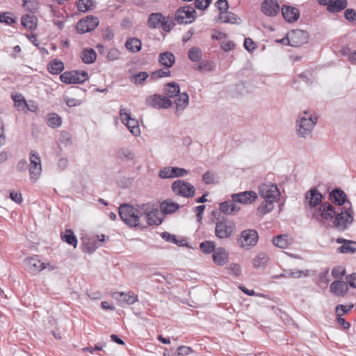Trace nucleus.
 <instances>
[{"label":"nucleus","mask_w":356,"mask_h":356,"mask_svg":"<svg viewBox=\"0 0 356 356\" xmlns=\"http://www.w3.org/2000/svg\"><path fill=\"white\" fill-rule=\"evenodd\" d=\"M330 200L335 205L330 202H324L320 205L315 217H321V223H327L331 228L339 232L345 231L353 222L352 205L347 200V195L340 188H335L330 193Z\"/></svg>","instance_id":"obj_1"},{"label":"nucleus","mask_w":356,"mask_h":356,"mask_svg":"<svg viewBox=\"0 0 356 356\" xmlns=\"http://www.w3.org/2000/svg\"><path fill=\"white\" fill-rule=\"evenodd\" d=\"M317 122L316 118H312L307 111L298 115L296 122V133L299 138H306L311 135Z\"/></svg>","instance_id":"obj_2"},{"label":"nucleus","mask_w":356,"mask_h":356,"mask_svg":"<svg viewBox=\"0 0 356 356\" xmlns=\"http://www.w3.org/2000/svg\"><path fill=\"white\" fill-rule=\"evenodd\" d=\"M119 215L122 220L129 227H136L140 223V218L143 216L141 205L138 209L123 204L119 207Z\"/></svg>","instance_id":"obj_3"},{"label":"nucleus","mask_w":356,"mask_h":356,"mask_svg":"<svg viewBox=\"0 0 356 356\" xmlns=\"http://www.w3.org/2000/svg\"><path fill=\"white\" fill-rule=\"evenodd\" d=\"M236 230L235 222L227 219L218 220L216 224L215 234L219 238H229Z\"/></svg>","instance_id":"obj_4"},{"label":"nucleus","mask_w":356,"mask_h":356,"mask_svg":"<svg viewBox=\"0 0 356 356\" xmlns=\"http://www.w3.org/2000/svg\"><path fill=\"white\" fill-rule=\"evenodd\" d=\"M171 188L175 195L186 198L193 197L195 193L194 186L181 179L175 181L172 184Z\"/></svg>","instance_id":"obj_5"},{"label":"nucleus","mask_w":356,"mask_h":356,"mask_svg":"<svg viewBox=\"0 0 356 356\" xmlns=\"http://www.w3.org/2000/svg\"><path fill=\"white\" fill-rule=\"evenodd\" d=\"M88 79L85 71H67L60 75V79L67 84L82 83Z\"/></svg>","instance_id":"obj_6"},{"label":"nucleus","mask_w":356,"mask_h":356,"mask_svg":"<svg viewBox=\"0 0 356 356\" xmlns=\"http://www.w3.org/2000/svg\"><path fill=\"white\" fill-rule=\"evenodd\" d=\"M29 174L32 182L36 181L42 173L41 159L38 153L32 150L30 153Z\"/></svg>","instance_id":"obj_7"},{"label":"nucleus","mask_w":356,"mask_h":356,"mask_svg":"<svg viewBox=\"0 0 356 356\" xmlns=\"http://www.w3.org/2000/svg\"><path fill=\"white\" fill-rule=\"evenodd\" d=\"M259 235L254 229H245L241 232L238 239V243L245 249H249L254 246L258 241Z\"/></svg>","instance_id":"obj_8"},{"label":"nucleus","mask_w":356,"mask_h":356,"mask_svg":"<svg viewBox=\"0 0 356 356\" xmlns=\"http://www.w3.org/2000/svg\"><path fill=\"white\" fill-rule=\"evenodd\" d=\"M196 11L194 8L186 6L179 8L175 14V20L179 24H190L195 19Z\"/></svg>","instance_id":"obj_9"},{"label":"nucleus","mask_w":356,"mask_h":356,"mask_svg":"<svg viewBox=\"0 0 356 356\" xmlns=\"http://www.w3.org/2000/svg\"><path fill=\"white\" fill-rule=\"evenodd\" d=\"M120 115L122 122L126 125L134 136H138L140 134L138 121L131 117V113L128 109L122 108L120 111Z\"/></svg>","instance_id":"obj_10"},{"label":"nucleus","mask_w":356,"mask_h":356,"mask_svg":"<svg viewBox=\"0 0 356 356\" xmlns=\"http://www.w3.org/2000/svg\"><path fill=\"white\" fill-rule=\"evenodd\" d=\"M145 103L147 106L158 109L168 108L172 104V102L165 96L156 94L148 96Z\"/></svg>","instance_id":"obj_11"},{"label":"nucleus","mask_w":356,"mask_h":356,"mask_svg":"<svg viewBox=\"0 0 356 356\" xmlns=\"http://www.w3.org/2000/svg\"><path fill=\"white\" fill-rule=\"evenodd\" d=\"M143 210V216H145V219L149 225H159L161 224L162 220L158 216L159 211L153 208L151 203L143 204L141 205Z\"/></svg>","instance_id":"obj_12"},{"label":"nucleus","mask_w":356,"mask_h":356,"mask_svg":"<svg viewBox=\"0 0 356 356\" xmlns=\"http://www.w3.org/2000/svg\"><path fill=\"white\" fill-rule=\"evenodd\" d=\"M259 194L264 199L277 201L280 196V191L275 184H262L259 186Z\"/></svg>","instance_id":"obj_13"},{"label":"nucleus","mask_w":356,"mask_h":356,"mask_svg":"<svg viewBox=\"0 0 356 356\" xmlns=\"http://www.w3.org/2000/svg\"><path fill=\"white\" fill-rule=\"evenodd\" d=\"M99 19L96 17L92 15L79 20L76 25L77 32L83 34L93 31L99 25Z\"/></svg>","instance_id":"obj_14"},{"label":"nucleus","mask_w":356,"mask_h":356,"mask_svg":"<svg viewBox=\"0 0 356 356\" xmlns=\"http://www.w3.org/2000/svg\"><path fill=\"white\" fill-rule=\"evenodd\" d=\"M257 198V194L252 191L234 193L232 195V199L234 202L244 204H249L254 202Z\"/></svg>","instance_id":"obj_15"},{"label":"nucleus","mask_w":356,"mask_h":356,"mask_svg":"<svg viewBox=\"0 0 356 356\" xmlns=\"http://www.w3.org/2000/svg\"><path fill=\"white\" fill-rule=\"evenodd\" d=\"M291 47H300L308 41V33L302 30H293L289 33Z\"/></svg>","instance_id":"obj_16"},{"label":"nucleus","mask_w":356,"mask_h":356,"mask_svg":"<svg viewBox=\"0 0 356 356\" xmlns=\"http://www.w3.org/2000/svg\"><path fill=\"white\" fill-rule=\"evenodd\" d=\"M26 268L32 273H38L47 268V264L41 262L37 257H30L24 261Z\"/></svg>","instance_id":"obj_17"},{"label":"nucleus","mask_w":356,"mask_h":356,"mask_svg":"<svg viewBox=\"0 0 356 356\" xmlns=\"http://www.w3.org/2000/svg\"><path fill=\"white\" fill-rule=\"evenodd\" d=\"M330 292L336 296L343 297L348 293V286L346 282L336 280L330 286Z\"/></svg>","instance_id":"obj_18"},{"label":"nucleus","mask_w":356,"mask_h":356,"mask_svg":"<svg viewBox=\"0 0 356 356\" xmlns=\"http://www.w3.org/2000/svg\"><path fill=\"white\" fill-rule=\"evenodd\" d=\"M262 12L268 16H275L280 11L277 0H265L261 4Z\"/></svg>","instance_id":"obj_19"},{"label":"nucleus","mask_w":356,"mask_h":356,"mask_svg":"<svg viewBox=\"0 0 356 356\" xmlns=\"http://www.w3.org/2000/svg\"><path fill=\"white\" fill-rule=\"evenodd\" d=\"M336 242L343 244L338 248L339 252L343 254H353L356 252V242L350 240L338 238Z\"/></svg>","instance_id":"obj_20"},{"label":"nucleus","mask_w":356,"mask_h":356,"mask_svg":"<svg viewBox=\"0 0 356 356\" xmlns=\"http://www.w3.org/2000/svg\"><path fill=\"white\" fill-rule=\"evenodd\" d=\"M323 195L316 188H312L305 194V200L312 208L321 202Z\"/></svg>","instance_id":"obj_21"},{"label":"nucleus","mask_w":356,"mask_h":356,"mask_svg":"<svg viewBox=\"0 0 356 356\" xmlns=\"http://www.w3.org/2000/svg\"><path fill=\"white\" fill-rule=\"evenodd\" d=\"M282 13L285 20L289 22H296L300 17L299 10L296 8L286 5L282 8Z\"/></svg>","instance_id":"obj_22"},{"label":"nucleus","mask_w":356,"mask_h":356,"mask_svg":"<svg viewBox=\"0 0 356 356\" xmlns=\"http://www.w3.org/2000/svg\"><path fill=\"white\" fill-rule=\"evenodd\" d=\"M158 61L161 66L170 68L175 64V57L172 52L165 51L159 54Z\"/></svg>","instance_id":"obj_23"},{"label":"nucleus","mask_w":356,"mask_h":356,"mask_svg":"<svg viewBox=\"0 0 356 356\" xmlns=\"http://www.w3.org/2000/svg\"><path fill=\"white\" fill-rule=\"evenodd\" d=\"M113 297L120 302L132 305L138 300V297L134 293H125L124 292H115Z\"/></svg>","instance_id":"obj_24"},{"label":"nucleus","mask_w":356,"mask_h":356,"mask_svg":"<svg viewBox=\"0 0 356 356\" xmlns=\"http://www.w3.org/2000/svg\"><path fill=\"white\" fill-rule=\"evenodd\" d=\"M232 199L223 202L220 204V210L227 214L235 215L240 210V207Z\"/></svg>","instance_id":"obj_25"},{"label":"nucleus","mask_w":356,"mask_h":356,"mask_svg":"<svg viewBox=\"0 0 356 356\" xmlns=\"http://www.w3.org/2000/svg\"><path fill=\"white\" fill-rule=\"evenodd\" d=\"M213 262L218 266H223L227 261V254L225 248H216L212 255Z\"/></svg>","instance_id":"obj_26"},{"label":"nucleus","mask_w":356,"mask_h":356,"mask_svg":"<svg viewBox=\"0 0 356 356\" xmlns=\"http://www.w3.org/2000/svg\"><path fill=\"white\" fill-rule=\"evenodd\" d=\"M164 93L166 98L170 99V98H174L178 94L180 93V88L177 83L176 82H170L168 83L164 86Z\"/></svg>","instance_id":"obj_27"},{"label":"nucleus","mask_w":356,"mask_h":356,"mask_svg":"<svg viewBox=\"0 0 356 356\" xmlns=\"http://www.w3.org/2000/svg\"><path fill=\"white\" fill-rule=\"evenodd\" d=\"M164 16L160 13H154L149 15L148 18V26L152 29L161 28V24L164 20Z\"/></svg>","instance_id":"obj_28"},{"label":"nucleus","mask_w":356,"mask_h":356,"mask_svg":"<svg viewBox=\"0 0 356 356\" xmlns=\"http://www.w3.org/2000/svg\"><path fill=\"white\" fill-rule=\"evenodd\" d=\"M273 243L280 248H286L292 243V240L286 234H280L273 238Z\"/></svg>","instance_id":"obj_29"},{"label":"nucleus","mask_w":356,"mask_h":356,"mask_svg":"<svg viewBox=\"0 0 356 356\" xmlns=\"http://www.w3.org/2000/svg\"><path fill=\"white\" fill-rule=\"evenodd\" d=\"M125 47L129 51L133 53L138 52L142 48V42L136 38H130L127 40Z\"/></svg>","instance_id":"obj_30"},{"label":"nucleus","mask_w":356,"mask_h":356,"mask_svg":"<svg viewBox=\"0 0 356 356\" xmlns=\"http://www.w3.org/2000/svg\"><path fill=\"white\" fill-rule=\"evenodd\" d=\"M81 58L84 63L90 64L95 61L97 54L92 49H86L81 51Z\"/></svg>","instance_id":"obj_31"},{"label":"nucleus","mask_w":356,"mask_h":356,"mask_svg":"<svg viewBox=\"0 0 356 356\" xmlns=\"http://www.w3.org/2000/svg\"><path fill=\"white\" fill-rule=\"evenodd\" d=\"M179 208L177 203L167 200L161 204V210L165 214H170L175 212Z\"/></svg>","instance_id":"obj_32"},{"label":"nucleus","mask_w":356,"mask_h":356,"mask_svg":"<svg viewBox=\"0 0 356 356\" xmlns=\"http://www.w3.org/2000/svg\"><path fill=\"white\" fill-rule=\"evenodd\" d=\"M274 200H266L257 207V212L259 215L263 216L270 212L274 208Z\"/></svg>","instance_id":"obj_33"},{"label":"nucleus","mask_w":356,"mask_h":356,"mask_svg":"<svg viewBox=\"0 0 356 356\" xmlns=\"http://www.w3.org/2000/svg\"><path fill=\"white\" fill-rule=\"evenodd\" d=\"M178 95V98H177L175 101L176 108L177 111H183L188 105L189 97L186 92H182Z\"/></svg>","instance_id":"obj_34"},{"label":"nucleus","mask_w":356,"mask_h":356,"mask_svg":"<svg viewBox=\"0 0 356 356\" xmlns=\"http://www.w3.org/2000/svg\"><path fill=\"white\" fill-rule=\"evenodd\" d=\"M268 261V255L264 252H261L253 259L252 264L255 268H263L267 265Z\"/></svg>","instance_id":"obj_35"},{"label":"nucleus","mask_w":356,"mask_h":356,"mask_svg":"<svg viewBox=\"0 0 356 356\" xmlns=\"http://www.w3.org/2000/svg\"><path fill=\"white\" fill-rule=\"evenodd\" d=\"M346 0H335L327 6V10L330 13L339 12L347 6Z\"/></svg>","instance_id":"obj_36"},{"label":"nucleus","mask_w":356,"mask_h":356,"mask_svg":"<svg viewBox=\"0 0 356 356\" xmlns=\"http://www.w3.org/2000/svg\"><path fill=\"white\" fill-rule=\"evenodd\" d=\"M61 238L63 241L69 245H72L74 248L77 245V238L71 229H66L64 234H61Z\"/></svg>","instance_id":"obj_37"},{"label":"nucleus","mask_w":356,"mask_h":356,"mask_svg":"<svg viewBox=\"0 0 356 356\" xmlns=\"http://www.w3.org/2000/svg\"><path fill=\"white\" fill-rule=\"evenodd\" d=\"M36 17L30 15L23 16L21 19L22 25L31 30L36 28Z\"/></svg>","instance_id":"obj_38"},{"label":"nucleus","mask_w":356,"mask_h":356,"mask_svg":"<svg viewBox=\"0 0 356 356\" xmlns=\"http://www.w3.org/2000/svg\"><path fill=\"white\" fill-rule=\"evenodd\" d=\"M64 70V64L60 60H54L48 65V70L51 74H58Z\"/></svg>","instance_id":"obj_39"},{"label":"nucleus","mask_w":356,"mask_h":356,"mask_svg":"<svg viewBox=\"0 0 356 356\" xmlns=\"http://www.w3.org/2000/svg\"><path fill=\"white\" fill-rule=\"evenodd\" d=\"M197 70L202 72H212L216 69L215 63L209 60H203L197 67Z\"/></svg>","instance_id":"obj_40"},{"label":"nucleus","mask_w":356,"mask_h":356,"mask_svg":"<svg viewBox=\"0 0 356 356\" xmlns=\"http://www.w3.org/2000/svg\"><path fill=\"white\" fill-rule=\"evenodd\" d=\"M188 58L193 62L200 61L202 57V51L197 47H191L188 53Z\"/></svg>","instance_id":"obj_41"},{"label":"nucleus","mask_w":356,"mask_h":356,"mask_svg":"<svg viewBox=\"0 0 356 356\" xmlns=\"http://www.w3.org/2000/svg\"><path fill=\"white\" fill-rule=\"evenodd\" d=\"M216 244L211 241H205L200 243V248L203 253L209 254L216 250Z\"/></svg>","instance_id":"obj_42"},{"label":"nucleus","mask_w":356,"mask_h":356,"mask_svg":"<svg viewBox=\"0 0 356 356\" xmlns=\"http://www.w3.org/2000/svg\"><path fill=\"white\" fill-rule=\"evenodd\" d=\"M12 98L15 102V106L18 110H24L27 106L26 102L22 95L15 94L12 95Z\"/></svg>","instance_id":"obj_43"},{"label":"nucleus","mask_w":356,"mask_h":356,"mask_svg":"<svg viewBox=\"0 0 356 356\" xmlns=\"http://www.w3.org/2000/svg\"><path fill=\"white\" fill-rule=\"evenodd\" d=\"M149 74L146 72H140L131 77V80L136 85H140L147 79Z\"/></svg>","instance_id":"obj_44"},{"label":"nucleus","mask_w":356,"mask_h":356,"mask_svg":"<svg viewBox=\"0 0 356 356\" xmlns=\"http://www.w3.org/2000/svg\"><path fill=\"white\" fill-rule=\"evenodd\" d=\"M117 155L118 157L122 161L133 160L134 158L133 153L130 150L125 149H119Z\"/></svg>","instance_id":"obj_45"},{"label":"nucleus","mask_w":356,"mask_h":356,"mask_svg":"<svg viewBox=\"0 0 356 356\" xmlns=\"http://www.w3.org/2000/svg\"><path fill=\"white\" fill-rule=\"evenodd\" d=\"M225 23L237 24L239 18L238 16L233 13H224L222 15V19H221Z\"/></svg>","instance_id":"obj_46"},{"label":"nucleus","mask_w":356,"mask_h":356,"mask_svg":"<svg viewBox=\"0 0 356 356\" xmlns=\"http://www.w3.org/2000/svg\"><path fill=\"white\" fill-rule=\"evenodd\" d=\"M170 75V71L168 68L165 69H160L156 71L153 72L150 76L152 79H156L161 77H166Z\"/></svg>","instance_id":"obj_47"},{"label":"nucleus","mask_w":356,"mask_h":356,"mask_svg":"<svg viewBox=\"0 0 356 356\" xmlns=\"http://www.w3.org/2000/svg\"><path fill=\"white\" fill-rule=\"evenodd\" d=\"M173 167L171 166H167L165 168H161L159 170V176L161 179H172L173 178V172L172 170V168Z\"/></svg>","instance_id":"obj_48"},{"label":"nucleus","mask_w":356,"mask_h":356,"mask_svg":"<svg viewBox=\"0 0 356 356\" xmlns=\"http://www.w3.org/2000/svg\"><path fill=\"white\" fill-rule=\"evenodd\" d=\"M92 6L91 0H79L77 3V8L81 12H87Z\"/></svg>","instance_id":"obj_49"},{"label":"nucleus","mask_w":356,"mask_h":356,"mask_svg":"<svg viewBox=\"0 0 356 356\" xmlns=\"http://www.w3.org/2000/svg\"><path fill=\"white\" fill-rule=\"evenodd\" d=\"M216 6L217 8L220 10V14L219 15L220 19H222V15H224V13H226V11L229 8L228 2L227 0H218V1L216 3Z\"/></svg>","instance_id":"obj_50"},{"label":"nucleus","mask_w":356,"mask_h":356,"mask_svg":"<svg viewBox=\"0 0 356 356\" xmlns=\"http://www.w3.org/2000/svg\"><path fill=\"white\" fill-rule=\"evenodd\" d=\"M175 25V22L170 17H164L163 22H162V24H161V28L163 29V31L166 32H169L171 31L172 28Z\"/></svg>","instance_id":"obj_51"},{"label":"nucleus","mask_w":356,"mask_h":356,"mask_svg":"<svg viewBox=\"0 0 356 356\" xmlns=\"http://www.w3.org/2000/svg\"><path fill=\"white\" fill-rule=\"evenodd\" d=\"M228 273L238 277L241 274V266L237 264H231L227 266Z\"/></svg>","instance_id":"obj_52"},{"label":"nucleus","mask_w":356,"mask_h":356,"mask_svg":"<svg viewBox=\"0 0 356 356\" xmlns=\"http://www.w3.org/2000/svg\"><path fill=\"white\" fill-rule=\"evenodd\" d=\"M48 124L51 127H58L61 124V118L56 114H52L48 120Z\"/></svg>","instance_id":"obj_53"},{"label":"nucleus","mask_w":356,"mask_h":356,"mask_svg":"<svg viewBox=\"0 0 356 356\" xmlns=\"http://www.w3.org/2000/svg\"><path fill=\"white\" fill-rule=\"evenodd\" d=\"M346 274V270L342 266H336L332 270V275L335 279H339Z\"/></svg>","instance_id":"obj_54"},{"label":"nucleus","mask_w":356,"mask_h":356,"mask_svg":"<svg viewBox=\"0 0 356 356\" xmlns=\"http://www.w3.org/2000/svg\"><path fill=\"white\" fill-rule=\"evenodd\" d=\"M98 248L96 241H89L84 243V250L88 253L93 252Z\"/></svg>","instance_id":"obj_55"},{"label":"nucleus","mask_w":356,"mask_h":356,"mask_svg":"<svg viewBox=\"0 0 356 356\" xmlns=\"http://www.w3.org/2000/svg\"><path fill=\"white\" fill-rule=\"evenodd\" d=\"M353 307V304L350 305H338L336 307V314L337 315L338 314H341V316H343L347 314Z\"/></svg>","instance_id":"obj_56"},{"label":"nucleus","mask_w":356,"mask_h":356,"mask_svg":"<svg viewBox=\"0 0 356 356\" xmlns=\"http://www.w3.org/2000/svg\"><path fill=\"white\" fill-rule=\"evenodd\" d=\"M346 19L350 22L356 21V11L353 8H348L344 12Z\"/></svg>","instance_id":"obj_57"},{"label":"nucleus","mask_w":356,"mask_h":356,"mask_svg":"<svg viewBox=\"0 0 356 356\" xmlns=\"http://www.w3.org/2000/svg\"><path fill=\"white\" fill-rule=\"evenodd\" d=\"M202 179L206 184H211L216 182L215 174L210 172H206L203 176Z\"/></svg>","instance_id":"obj_58"},{"label":"nucleus","mask_w":356,"mask_h":356,"mask_svg":"<svg viewBox=\"0 0 356 356\" xmlns=\"http://www.w3.org/2000/svg\"><path fill=\"white\" fill-rule=\"evenodd\" d=\"M211 1L212 0H195V6L197 9L205 10L209 7Z\"/></svg>","instance_id":"obj_59"},{"label":"nucleus","mask_w":356,"mask_h":356,"mask_svg":"<svg viewBox=\"0 0 356 356\" xmlns=\"http://www.w3.org/2000/svg\"><path fill=\"white\" fill-rule=\"evenodd\" d=\"M172 173H173V178L174 177H184L188 175V171L185 170L184 168H178V167H173L172 168Z\"/></svg>","instance_id":"obj_60"},{"label":"nucleus","mask_w":356,"mask_h":356,"mask_svg":"<svg viewBox=\"0 0 356 356\" xmlns=\"http://www.w3.org/2000/svg\"><path fill=\"white\" fill-rule=\"evenodd\" d=\"M120 54H121L119 50L117 49H112L108 52L107 58L109 60L113 61L118 59L120 56Z\"/></svg>","instance_id":"obj_61"},{"label":"nucleus","mask_w":356,"mask_h":356,"mask_svg":"<svg viewBox=\"0 0 356 356\" xmlns=\"http://www.w3.org/2000/svg\"><path fill=\"white\" fill-rule=\"evenodd\" d=\"M220 47L222 49L225 51H228L232 50L235 47V44L232 41H223L221 42Z\"/></svg>","instance_id":"obj_62"},{"label":"nucleus","mask_w":356,"mask_h":356,"mask_svg":"<svg viewBox=\"0 0 356 356\" xmlns=\"http://www.w3.org/2000/svg\"><path fill=\"white\" fill-rule=\"evenodd\" d=\"M243 46L245 49L248 51H251L256 48L255 43L250 38L245 39Z\"/></svg>","instance_id":"obj_63"},{"label":"nucleus","mask_w":356,"mask_h":356,"mask_svg":"<svg viewBox=\"0 0 356 356\" xmlns=\"http://www.w3.org/2000/svg\"><path fill=\"white\" fill-rule=\"evenodd\" d=\"M192 353L193 350L188 346H181L177 348V355H188Z\"/></svg>","instance_id":"obj_64"}]
</instances>
